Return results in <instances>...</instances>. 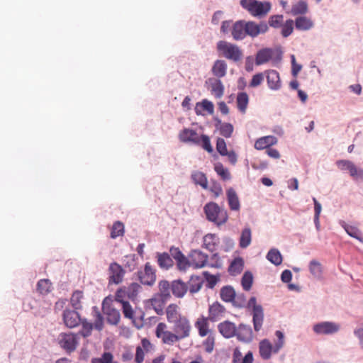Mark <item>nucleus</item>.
I'll list each match as a JSON object with an SVG mask.
<instances>
[{
    "label": "nucleus",
    "mask_w": 363,
    "mask_h": 363,
    "mask_svg": "<svg viewBox=\"0 0 363 363\" xmlns=\"http://www.w3.org/2000/svg\"><path fill=\"white\" fill-rule=\"evenodd\" d=\"M264 321V312L262 307H256L255 311L252 312V322L254 330L259 332L263 325Z\"/></svg>",
    "instance_id": "c85d7f7f"
},
{
    "label": "nucleus",
    "mask_w": 363,
    "mask_h": 363,
    "mask_svg": "<svg viewBox=\"0 0 363 363\" xmlns=\"http://www.w3.org/2000/svg\"><path fill=\"white\" fill-rule=\"evenodd\" d=\"M52 283L49 279H43L38 281L37 291L40 294H47L51 291Z\"/></svg>",
    "instance_id": "c03bdc74"
},
{
    "label": "nucleus",
    "mask_w": 363,
    "mask_h": 363,
    "mask_svg": "<svg viewBox=\"0 0 363 363\" xmlns=\"http://www.w3.org/2000/svg\"><path fill=\"white\" fill-rule=\"evenodd\" d=\"M150 347V342L147 339L143 338L141 340V345L136 347L135 362L136 363H142L144 360L145 352H147Z\"/></svg>",
    "instance_id": "393cba45"
},
{
    "label": "nucleus",
    "mask_w": 363,
    "mask_h": 363,
    "mask_svg": "<svg viewBox=\"0 0 363 363\" xmlns=\"http://www.w3.org/2000/svg\"><path fill=\"white\" fill-rule=\"evenodd\" d=\"M113 354L109 352H106L101 357L92 359L91 363H113Z\"/></svg>",
    "instance_id": "4d7b16f0"
},
{
    "label": "nucleus",
    "mask_w": 363,
    "mask_h": 363,
    "mask_svg": "<svg viewBox=\"0 0 363 363\" xmlns=\"http://www.w3.org/2000/svg\"><path fill=\"white\" fill-rule=\"evenodd\" d=\"M227 67L224 60H217L212 67V72L218 78L223 77L226 74Z\"/></svg>",
    "instance_id": "473e14b6"
},
{
    "label": "nucleus",
    "mask_w": 363,
    "mask_h": 363,
    "mask_svg": "<svg viewBox=\"0 0 363 363\" xmlns=\"http://www.w3.org/2000/svg\"><path fill=\"white\" fill-rule=\"evenodd\" d=\"M275 335L277 340L274 344L269 339H263L259 342V354L264 360L271 359L272 354H277L284 345V333L280 330H277Z\"/></svg>",
    "instance_id": "f03ea898"
},
{
    "label": "nucleus",
    "mask_w": 363,
    "mask_h": 363,
    "mask_svg": "<svg viewBox=\"0 0 363 363\" xmlns=\"http://www.w3.org/2000/svg\"><path fill=\"white\" fill-rule=\"evenodd\" d=\"M267 82L269 89L278 90L281 86L279 74L276 70L272 69L267 71Z\"/></svg>",
    "instance_id": "4be33fe9"
},
{
    "label": "nucleus",
    "mask_w": 363,
    "mask_h": 363,
    "mask_svg": "<svg viewBox=\"0 0 363 363\" xmlns=\"http://www.w3.org/2000/svg\"><path fill=\"white\" fill-rule=\"evenodd\" d=\"M171 290L172 294L177 298L183 297L188 290V286L180 280H175L172 282Z\"/></svg>",
    "instance_id": "c756f323"
},
{
    "label": "nucleus",
    "mask_w": 363,
    "mask_h": 363,
    "mask_svg": "<svg viewBox=\"0 0 363 363\" xmlns=\"http://www.w3.org/2000/svg\"><path fill=\"white\" fill-rule=\"evenodd\" d=\"M165 315L169 324L185 316L182 313L179 306L175 303H171L167 306Z\"/></svg>",
    "instance_id": "2eb2a0df"
},
{
    "label": "nucleus",
    "mask_w": 363,
    "mask_h": 363,
    "mask_svg": "<svg viewBox=\"0 0 363 363\" xmlns=\"http://www.w3.org/2000/svg\"><path fill=\"white\" fill-rule=\"evenodd\" d=\"M246 34L252 38H255L259 34L265 33L268 30V26L264 22L256 23L254 21H245Z\"/></svg>",
    "instance_id": "9b49d317"
},
{
    "label": "nucleus",
    "mask_w": 363,
    "mask_h": 363,
    "mask_svg": "<svg viewBox=\"0 0 363 363\" xmlns=\"http://www.w3.org/2000/svg\"><path fill=\"white\" fill-rule=\"evenodd\" d=\"M82 328L79 334L84 337H89L91 333L93 325L87 321H82Z\"/></svg>",
    "instance_id": "e2e57ef3"
},
{
    "label": "nucleus",
    "mask_w": 363,
    "mask_h": 363,
    "mask_svg": "<svg viewBox=\"0 0 363 363\" xmlns=\"http://www.w3.org/2000/svg\"><path fill=\"white\" fill-rule=\"evenodd\" d=\"M169 299H164V297L155 294L152 298L150 299V303L153 309L157 315H162L164 313V306Z\"/></svg>",
    "instance_id": "cd10ccee"
},
{
    "label": "nucleus",
    "mask_w": 363,
    "mask_h": 363,
    "mask_svg": "<svg viewBox=\"0 0 363 363\" xmlns=\"http://www.w3.org/2000/svg\"><path fill=\"white\" fill-rule=\"evenodd\" d=\"M235 335L239 340L245 342H249L253 338L251 327L245 324H240L238 328H236Z\"/></svg>",
    "instance_id": "f3484780"
},
{
    "label": "nucleus",
    "mask_w": 363,
    "mask_h": 363,
    "mask_svg": "<svg viewBox=\"0 0 363 363\" xmlns=\"http://www.w3.org/2000/svg\"><path fill=\"white\" fill-rule=\"evenodd\" d=\"M236 102L238 110L241 113H245L249 103V96L245 92L238 93L237 95Z\"/></svg>",
    "instance_id": "c9c22d12"
},
{
    "label": "nucleus",
    "mask_w": 363,
    "mask_h": 363,
    "mask_svg": "<svg viewBox=\"0 0 363 363\" xmlns=\"http://www.w3.org/2000/svg\"><path fill=\"white\" fill-rule=\"evenodd\" d=\"M200 139L201 143L199 145H201V147L208 152L211 153L213 151V149L211 144L209 137L206 135H202L200 136Z\"/></svg>",
    "instance_id": "052dcab7"
},
{
    "label": "nucleus",
    "mask_w": 363,
    "mask_h": 363,
    "mask_svg": "<svg viewBox=\"0 0 363 363\" xmlns=\"http://www.w3.org/2000/svg\"><path fill=\"white\" fill-rule=\"evenodd\" d=\"M214 111V106L212 102L207 99H203L201 102L196 104L195 112L197 115H203V111H206L209 114H212Z\"/></svg>",
    "instance_id": "7c9ffc66"
},
{
    "label": "nucleus",
    "mask_w": 363,
    "mask_h": 363,
    "mask_svg": "<svg viewBox=\"0 0 363 363\" xmlns=\"http://www.w3.org/2000/svg\"><path fill=\"white\" fill-rule=\"evenodd\" d=\"M294 30V21L291 19L287 20L281 27V35L286 38L290 35Z\"/></svg>",
    "instance_id": "13d9d810"
},
{
    "label": "nucleus",
    "mask_w": 363,
    "mask_h": 363,
    "mask_svg": "<svg viewBox=\"0 0 363 363\" xmlns=\"http://www.w3.org/2000/svg\"><path fill=\"white\" fill-rule=\"evenodd\" d=\"M157 262L159 266L163 269H169L173 265V261L170 255L165 252L157 255Z\"/></svg>",
    "instance_id": "4c0bfd02"
},
{
    "label": "nucleus",
    "mask_w": 363,
    "mask_h": 363,
    "mask_svg": "<svg viewBox=\"0 0 363 363\" xmlns=\"http://www.w3.org/2000/svg\"><path fill=\"white\" fill-rule=\"evenodd\" d=\"M202 281L198 277H191L189 282L188 289L191 294H195L198 292L202 287Z\"/></svg>",
    "instance_id": "de8ad7c7"
},
{
    "label": "nucleus",
    "mask_w": 363,
    "mask_h": 363,
    "mask_svg": "<svg viewBox=\"0 0 363 363\" xmlns=\"http://www.w3.org/2000/svg\"><path fill=\"white\" fill-rule=\"evenodd\" d=\"M209 190L213 194L215 198H218L223 194L221 185L216 182L212 183Z\"/></svg>",
    "instance_id": "338daca9"
},
{
    "label": "nucleus",
    "mask_w": 363,
    "mask_h": 363,
    "mask_svg": "<svg viewBox=\"0 0 363 363\" xmlns=\"http://www.w3.org/2000/svg\"><path fill=\"white\" fill-rule=\"evenodd\" d=\"M124 233V225L123 223L120 221H116L113 223L111 231V238L113 239L116 238L117 237L123 235Z\"/></svg>",
    "instance_id": "49530a36"
},
{
    "label": "nucleus",
    "mask_w": 363,
    "mask_h": 363,
    "mask_svg": "<svg viewBox=\"0 0 363 363\" xmlns=\"http://www.w3.org/2000/svg\"><path fill=\"white\" fill-rule=\"evenodd\" d=\"M159 287V293L157 294L159 296H161L164 297V299H169L171 297L169 289L171 288V286L169 283V281L166 280H162L159 282L158 284Z\"/></svg>",
    "instance_id": "79ce46f5"
},
{
    "label": "nucleus",
    "mask_w": 363,
    "mask_h": 363,
    "mask_svg": "<svg viewBox=\"0 0 363 363\" xmlns=\"http://www.w3.org/2000/svg\"><path fill=\"white\" fill-rule=\"evenodd\" d=\"M309 269L311 273L316 277H320L322 272L321 264L315 260L311 261Z\"/></svg>",
    "instance_id": "bf43d9fd"
},
{
    "label": "nucleus",
    "mask_w": 363,
    "mask_h": 363,
    "mask_svg": "<svg viewBox=\"0 0 363 363\" xmlns=\"http://www.w3.org/2000/svg\"><path fill=\"white\" fill-rule=\"evenodd\" d=\"M217 50L225 58L233 62H238L242 57V51L237 45L225 40H220L217 43Z\"/></svg>",
    "instance_id": "20e7f679"
},
{
    "label": "nucleus",
    "mask_w": 363,
    "mask_h": 363,
    "mask_svg": "<svg viewBox=\"0 0 363 363\" xmlns=\"http://www.w3.org/2000/svg\"><path fill=\"white\" fill-rule=\"evenodd\" d=\"M177 265L180 271H186L191 266L190 259L187 258L185 255L182 258L177 259Z\"/></svg>",
    "instance_id": "680f3d73"
},
{
    "label": "nucleus",
    "mask_w": 363,
    "mask_h": 363,
    "mask_svg": "<svg viewBox=\"0 0 363 363\" xmlns=\"http://www.w3.org/2000/svg\"><path fill=\"white\" fill-rule=\"evenodd\" d=\"M141 286L138 283H132L126 287L128 298L133 300L138 294Z\"/></svg>",
    "instance_id": "6e6d98bb"
},
{
    "label": "nucleus",
    "mask_w": 363,
    "mask_h": 363,
    "mask_svg": "<svg viewBox=\"0 0 363 363\" xmlns=\"http://www.w3.org/2000/svg\"><path fill=\"white\" fill-rule=\"evenodd\" d=\"M313 21L306 16H301L296 18L295 26L300 30H308L313 27Z\"/></svg>",
    "instance_id": "2f4dec72"
},
{
    "label": "nucleus",
    "mask_w": 363,
    "mask_h": 363,
    "mask_svg": "<svg viewBox=\"0 0 363 363\" xmlns=\"http://www.w3.org/2000/svg\"><path fill=\"white\" fill-rule=\"evenodd\" d=\"M215 344V338L213 336L209 335L203 342V346L205 347V350L211 353L213 350Z\"/></svg>",
    "instance_id": "0e129e2a"
},
{
    "label": "nucleus",
    "mask_w": 363,
    "mask_h": 363,
    "mask_svg": "<svg viewBox=\"0 0 363 363\" xmlns=\"http://www.w3.org/2000/svg\"><path fill=\"white\" fill-rule=\"evenodd\" d=\"M253 282V276L251 272H246L243 274L241 280L242 286L244 290L249 291Z\"/></svg>",
    "instance_id": "603ef678"
},
{
    "label": "nucleus",
    "mask_w": 363,
    "mask_h": 363,
    "mask_svg": "<svg viewBox=\"0 0 363 363\" xmlns=\"http://www.w3.org/2000/svg\"><path fill=\"white\" fill-rule=\"evenodd\" d=\"M125 273V269L119 264L111 262L108 269V284H121L123 281Z\"/></svg>",
    "instance_id": "423d86ee"
},
{
    "label": "nucleus",
    "mask_w": 363,
    "mask_h": 363,
    "mask_svg": "<svg viewBox=\"0 0 363 363\" xmlns=\"http://www.w3.org/2000/svg\"><path fill=\"white\" fill-rule=\"evenodd\" d=\"M63 320L67 327L72 328L79 324L81 319L77 312L65 310L63 313Z\"/></svg>",
    "instance_id": "6ab92c4d"
},
{
    "label": "nucleus",
    "mask_w": 363,
    "mask_h": 363,
    "mask_svg": "<svg viewBox=\"0 0 363 363\" xmlns=\"http://www.w3.org/2000/svg\"><path fill=\"white\" fill-rule=\"evenodd\" d=\"M277 143L278 139L274 135L263 136L256 140L254 147L257 150H267Z\"/></svg>",
    "instance_id": "dca6fc26"
},
{
    "label": "nucleus",
    "mask_w": 363,
    "mask_h": 363,
    "mask_svg": "<svg viewBox=\"0 0 363 363\" xmlns=\"http://www.w3.org/2000/svg\"><path fill=\"white\" fill-rule=\"evenodd\" d=\"M138 278L144 285L152 286L155 284L156 281L155 271L149 262L145 264L143 271L138 272Z\"/></svg>",
    "instance_id": "1a4fd4ad"
},
{
    "label": "nucleus",
    "mask_w": 363,
    "mask_h": 363,
    "mask_svg": "<svg viewBox=\"0 0 363 363\" xmlns=\"http://www.w3.org/2000/svg\"><path fill=\"white\" fill-rule=\"evenodd\" d=\"M209 321L208 317L203 315L196 319L194 326L198 330L199 336L205 337L210 333Z\"/></svg>",
    "instance_id": "b1692460"
},
{
    "label": "nucleus",
    "mask_w": 363,
    "mask_h": 363,
    "mask_svg": "<svg viewBox=\"0 0 363 363\" xmlns=\"http://www.w3.org/2000/svg\"><path fill=\"white\" fill-rule=\"evenodd\" d=\"M244 267V261L241 257L235 258L230 264L229 267V272L233 275L240 274Z\"/></svg>",
    "instance_id": "58836bf2"
},
{
    "label": "nucleus",
    "mask_w": 363,
    "mask_h": 363,
    "mask_svg": "<svg viewBox=\"0 0 363 363\" xmlns=\"http://www.w3.org/2000/svg\"><path fill=\"white\" fill-rule=\"evenodd\" d=\"M59 344L66 351H74L78 345V336L73 333H61L59 337Z\"/></svg>",
    "instance_id": "0eeeda50"
},
{
    "label": "nucleus",
    "mask_w": 363,
    "mask_h": 363,
    "mask_svg": "<svg viewBox=\"0 0 363 363\" xmlns=\"http://www.w3.org/2000/svg\"><path fill=\"white\" fill-rule=\"evenodd\" d=\"M252 233L249 228L243 229L240 238L239 245L241 248H246L251 243Z\"/></svg>",
    "instance_id": "e433bc0d"
},
{
    "label": "nucleus",
    "mask_w": 363,
    "mask_h": 363,
    "mask_svg": "<svg viewBox=\"0 0 363 363\" xmlns=\"http://www.w3.org/2000/svg\"><path fill=\"white\" fill-rule=\"evenodd\" d=\"M83 297V293L80 291H76L72 294L71 303L75 309L82 308V299Z\"/></svg>",
    "instance_id": "09e8293b"
},
{
    "label": "nucleus",
    "mask_w": 363,
    "mask_h": 363,
    "mask_svg": "<svg viewBox=\"0 0 363 363\" xmlns=\"http://www.w3.org/2000/svg\"><path fill=\"white\" fill-rule=\"evenodd\" d=\"M102 310L106 315L107 322L111 325H117L121 319L119 311L115 307L111 298H106L102 303Z\"/></svg>",
    "instance_id": "39448f33"
},
{
    "label": "nucleus",
    "mask_w": 363,
    "mask_h": 363,
    "mask_svg": "<svg viewBox=\"0 0 363 363\" xmlns=\"http://www.w3.org/2000/svg\"><path fill=\"white\" fill-rule=\"evenodd\" d=\"M123 313L125 318L132 319L133 318V311L128 302L123 303L122 304Z\"/></svg>",
    "instance_id": "774afa93"
},
{
    "label": "nucleus",
    "mask_w": 363,
    "mask_h": 363,
    "mask_svg": "<svg viewBox=\"0 0 363 363\" xmlns=\"http://www.w3.org/2000/svg\"><path fill=\"white\" fill-rule=\"evenodd\" d=\"M171 324L173 331L169 330L167 325L162 322L159 323L155 328V335L161 340L163 344L172 345L190 336L191 325L186 315Z\"/></svg>",
    "instance_id": "f257e3e1"
},
{
    "label": "nucleus",
    "mask_w": 363,
    "mask_h": 363,
    "mask_svg": "<svg viewBox=\"0 0 363 363\" xmlns=\"http://www.w3.org/2000/svg\"><path fill=\"white\" fill-rule=\"evenodd\" d=\"M191 179L196 185H200L203 189H208V179L206 174L199 171H194L191 175Z\"/></svg>",
    "instance_id": "72a5a7b5"
},
{
    "label": "nucleus",
    "mask_w": 363,
    "mask_h": 363,
    "mask_svg": "<svg viewBox=\"0 0 363 363\" xmlns=\"http://www.w3.org/2000/svg\"><path fill=\"white\" fill-rule=\"evenodd\" d=\"M221 299L225 302H234L235 299V291L233 287L227 286L220 289Z\"/></svg>",
    "instance_id": "f704fd0d"
},
{
    "label": "nucleus",
    "mask_w": 363,
    "mask_h": 363,
    "mask_svg": "<svg viewBox=\"0 0 363 363\" xmlns=\"http://www.w3.org/2000/svg\"><path fill=\"white\" fill-rule=\"evenodd\" d=\"M283 22V16L282 15H276L270 17L269 23L272 27L279 28L281 26Z\"/></svg>",
    "instance_id": "69168bd1"
},
{
    "label": "nucleus",
    "mask_w": 363,
    "mask_h": 363,
    "mask_svg": "<svg viewBox=\"0 0 363 363\" xmlns=\"http://www.w3.org/2000/svg\"><path fill=\"white\" fill-rule=\"evenodd\" d=\"M219 243V238L215 233H208L203 238V247L211 252L217 250Z\"/></svg>",
    "instance_id": "a211bd4d"
},
{
    "label": "nucleus",
    "mask_w": 363,
    "mask_h": 363,
    "mask_svg": "<svg viewBox=\"0 0 363 363\" xmlns=\"http://www.w3.org/2000/svg\"><path fill=\"white\" fill-rule=\"evenodd\" d=\"M267 259L274 265H279L282 262V256L277 249L270 250L267 255Z\"/></svg>",
    "instance_id": "ea45409f"
},
{
    "label": "nucleus",
    "mask_w": 363,
    "mask_h": 363,
    "mask_svg": "<svg viewBox=\"0 0 363 363\" xmlns=\"http://www.w3.org/2000/svg\"><path fill=\"white\" fill-rule=\"evenodd\" d=\"M128 298V293L126 286H123L119 288L115 295V300L113 301L115 303H118L120 304H122L123 303L127 302L125 301V298Z\"/></svg>",
    "instance_id": "5fc2aeb1"
},
{
    "label": "nucleus",
    "mask_w": 363,
    "mask_h": 363,
    "mask_svg": "<svg viewBox=\"0 0 363 363\" xmlns=\"http://www.w3.org/2000/svg\"><path fill=\"white\" fill-rule=\"evenodd\" d=\"M226 313V308L219 302L216 301L209 305L208 318L211 322H217L223 318Z\"/></svg>",
    "instance_id": "6e6552de"
},
{
    "label": "nucleus",
    "mask_w": 363,
    "mask_h": 363,
    "mask_svg": "<svg viewBox=\"0 0 363 363\" xmlns=\"http://www.w3.org/2000/svg\"><path fill=\"white\" fill-rule=\"evenodd\" d=\"M218 331L225 338H230L235 335L236 326L233 323L230 321H224L218 324Z\"/></svg>",
    "instance_id": "5701e85b"
},
{
    "label": "nucleus",
    "mask_w": 363,
    "mask_h": 363,
    "mask_svg": "<svg viewBox=\"0 0 363 363\" xmlns=\"http://www.w3.org/2000/svg\"><path fill=\"white\" fill-rule=\"evenodd\" d=\"M227 200L231 211H239L240 208V203L238 196L232 187L229 188L226 191Z\"/></svg>",
    "instance_id": "a878e982"
},
{
    "label": "nucleus",
    "mask_w": 363,
    "mask_h": 363,
    "mask_svg": "<svg viewBox=\"0 0 363 363\" xmlns=\"http://www.w3.org/2000/svg\"><path fill=\"white\" fill-rule=\"evenodd\" d=\"M211 91L216 98H220L223 95L224 86L220 80H216L212 83Z\"/></svg>",
    "instance_id": "8fccbe9b"
},
{
    "label": "nucleus",
    "mask_w": 363,
    "mask_h": 363,
    "mask_svg": "<svg viewBox=\"0 0 363 363\" xmlns=\"http://www.w3.org/2000/svg\"><path fill=\"white\" fill-rule=\"evenodd\" d=\"M308 11V4L303 1H300L291 7V13L294 16L303 15Z\"/></svg>",
    "instance_id": "a19ab883"
},
{
    "label": "nucleus",
    "mask_w": 363,
    "mask_h": 363,
    "mask_svg": "<svg viewBox=\"0 0 363 363\" xmlns=\"http://www.w3.org/2000/svg\"><path fill=\"white\" fill-rule=\"evenodd\" d=\"M234 128L231 123H223L219 127V131L221 135L225 138H230L233 133Z\"/></svg>",
    "instance_id": "864d4df0"
},
{
    "label": "nucleus",
    "mask_w": 363,
    "mask_h": 363,
    "mask_svg": "<svg viewBox=\"0 0 363 363\" xmlns=\"http://www.w3.org/2000/svg\"><path fill=\"white\" fill-rule=\"evenodd\" d=\"M216 150L222 156H227L229 162L232 164H235L237 162L238 157L235 151H228L227 145L225 140L221 138H218L216 141Z\"/></svg>",
    "instance_id": "ddd939ff"
},
{
    "label": "nucleus",
    "mask_w": 363,
    "mask_h": 363,
    "mask_svg": "<svg viewBox=\"0 0 363 363\" xmlns=\"http://www.w3.org/2000/svg\"><path fill=\"white\" fill-rule=\"evenodd\" d=\"M203 211L208 220L220 226L228 220V214L225 209L220 207L215 202H209L203 207Z\"/></svg>",
    "instance_id": "7ed1b4c3"
},
{
    "label": "nucleus",
    "mask_w": 363,
    "mask_h": 363,
    "mask_svg": "<svg viewBox=\"0 0 363 363\" xmlns=\"http://www.w3.org/2000/svg\"><path fill=\"white\" fill-rule=\"evenodd\" d=\"M191 266L194 269H200L206 266L208 264V255L201 250H192L189 255Z\"/></svg>",
    "instance_id": "9d476101"
},
{
    "label": "nucleus",
    "mask_w": 363,
    "mask_h": 363,
    "mask_svg": "<svg viewBox=\"0 0 363 363\" xmlns=\"http://www.w3.org/2000/svg\"><path fill=\"white\" fill-rule=\"evenodd\" d=\"M274 51L271 48H263L259 50L255 57V63L257 65L265 64L272 58Z\"/></svg>",
    "instance_id": "bb28decb"
},
{
    "label": "nucleus",
    "mask_w": 363,
    "mask_h": 363,
    "mask_svg": "<svg viewBox=\"0 0 363 363\" xmlns=\"http://www.w3.org/2000/svg\"><path fill=\"white\" fill-rule=\"evenodd\" d=\"M232 36L235 40H243L247 36L245 21H238L233 24Z\"/></svg>",
    "instance_id": "aec40b11"
},
{
    "label": "nucleus",
    "mask_w": 363,
    "mask_h": 363,
    "mask_svg": "<svg viewBox=\"0 0 363 363\" xmlns=\"http://www.w3.org/2000/svg\"><path fill=\"white\" fill-rule=\"evenodd\" d=\"M271 9V4L267 1H259L257 0L250 13L253 16L262 17L266 16Z\"/></svg>",
    "instance_id": "412c9836"
},
{
    "label": "nucleus",
    "mask_w": 363,
    "mask_h": 363,
    "mask_svg": "<svg viewBox=\"0 0 363 363\" xmlns=\"http://www.w3.org/2000/svg\"><path fill=\"white\" fill-rule=\"evenodd\" d=\"M214 169L216 172L218 174V175L223 180L227 181L230 179V174L228 171V169L223 165L221 163H217Z\"/></svg>",
    "instance_id": "a18cd8bd"
},
{
    "label": "nucleus",
    "mask_w": 363,
    "mask_h": 363,
    "mask_svg": "<svg viewBox=\"0 0 363 363\" xmlns=\"http://www.w3.org/2000/svg\"><path fill=\"white\" fill-rule=\"evenodd\" d=\"M343 228L350 236L358 240L361 242H363V236L362 233L357 227L345 224Z\"/></svg>",
    "instance_id": "37998d69"
},
{
    "label": "nucleus",
    "mask_w": 363,
    "mask_h": 363,
    "mask_svg": "<svg viewBox=\"0 0 363 363\" xmlns=\"http://www.w3.org/2000/svg\"><path fill=\"white\" fill-rule=\"evenodd\" d=\"M180 141L183 143H191L194 145H200V135L194 130L184 128L179 134Z\"/></svg>",
    "instance_id": "4468645a"
},
{
    "label": "nucleus",
    "mask_w": 363,
    "mask_h": 363,
    "mask_svg": "<svg viewBox=\"0 0 363 363\" xmlns=\"http://www.w3.org/2000/svg\"><path fill=\"white\" fill-rule=\"evenodd\" d=\"M340 325L333 322H321L314 325L313 331L319 335H331L337 333Z\"/></svg>",
    "instance_id": "f8f14e48"
},
{
    "label": "nucleus",
    "mask_w": 363,
    "mask_h": 363,
    "mask_svg": "<svg viewBox=\"0 0 363 363\" xmlns=\"http://www.w3.org/2000/svg\"><path fill=\"white\" fill-rule=\"evenodd\" d=\"M336 165L341 170H347L350 174L351 172H354L355 164L350 160H340L336 162Z\"/></svg>",
    "instance_id": "3c124183"
}]
</instances>
